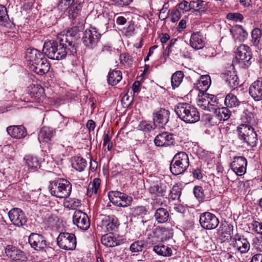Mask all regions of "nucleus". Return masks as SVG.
I'll use <instances>...</instances> for the list:
<instances>
[{
    "mask_svg": "<svg viewBox=\"0 0 262 262\" xmlns=\"http://www.w3.org/2000/svg\"><path fill=\"white\" fill-rule=\"evenodd\" d=\"M210 83V78L208 76H202L201 77V81L199 83L200 84V86H202V84L205 86L204 89L206 90Z\"/></svg>",
    "mask_w": 262,
    "mask_h": 262,
    "instance_id": "nucleus-57",
    "label": "nucleus"
},
{
    "mask_svg": "<svg viewBox=\"0 0 262 262\" xmlns=\"http://www.w3.org/2000/svg\"><path fill=\"white\" fill-rule=\"evenodd\" d=\"M215 247L214 244L211 239L205 241L204 248L206 250L211 251L213 250Z\"/></svg>",
    "mask_w": 262,
    "mask_h": 262,
    "instance_id": "nucleus-64",
    "label": "nucleus"
},
{
    "mask_svg": "<svg viewBox=\"0 0 262 262\" xmlns=\"http://www.w3.org/2000/svg\"><path fill=\"white\" fill-rule=\"evenodd\" d=\"M204 2L201 0L192 1L190 2L191 9H203L205 8L204 7Z\"/></svg>",
    "mask_w": 262,
    "mask_h": 262,
    "instance_id": "nucleus-56",
    "label": "nucleus"
},
{
    "mask_svg": "<svg viewBox=\"0 0 262 262\" xmlns=\"http://www.w3.org/2000/svg\"><path fill=\"white\" fill-rule=\"evenodd\" d=\"M73 222L78 228L83 230L88 229L90 226V222L88 215L80 210H76L74 212Z\"/></svg>",
    "mask_w": 262,
    "mask_h": 262,
    "instance_id": "nucleus-14",
    "label": "nucleus"
},
{
    "mask_svg": "<svg viewBox=\"0 0 262 262\" xmlns=\"http://www.w3.org/2000/svg\"><path fill=\"white\" fill-rule=\"evenodd\" d=\"M181 190L178 185H174L168 194L169 198L173 200H179L181 194Z\"/></svg>",
    "mask_w": 262,
    "mask_h": 262,
    "instance_id": "nucleus-45",
    "label": "nucleus"
},
{
    "mask_svg": "<svg viewBox=\"0 0 262 262\" xmlns=\"http://www.w3.org/2000/svg\"><path fill=\"white\" fill-rule=\"evenodd\" d=\"M189 165L188 156L185 152L176 154L170 165V170L175 176L184 173Z\"/></svg>",
    "mask_w": 262,
    "mask_h": 262,
    "instance_id": "nucleus-5",
    "label": "nucleus"
},
{
    "mask_svg": "<svg viewBox=\"0 0 262 262\" xmlns=\"http://www.w3.org/2000/svg\"><path fill=\"white\" fill-rule=\"evenodd\" d=\"M28 91L32 100L40 102L45 97L44 89L39 84L31 85L28 87Z\"/></svg>",
    "mask_w": 262,
    "mask_h": 262,
    "instance_id": "nucleus-23",
    "label": "nucleus"
},
{
    "mask_svg": "<svg viewBox=\"0 0 262 262\" xmlns=\"http://www.w3.org/2000/svg\"><path fill=\"white\" fill-rule=\"evenodd\" d=\"M154 217L156 221L158 223H166L169 219V213L166 209L159 208L156 210Z\"/></svg>",
    "mask_w": 262,
    "mask_h": 262,
    "instance_id": "nucleus-31",
    "label": "nucleus"
},
{
    "mask_svg": "<svg viewBox=\"0 0 262 262\" xmlns=\"http://www.w3.org/2000/svg\"><path fill=\"white\" fill-rule=\"evenodd\" d=\"M50 68V64L48 60L45 57L36 64H34V66H30V69L40 75H43L49 72Z\"/></svg>",
    "mask_w": 262,
    "mask_h": 262,
    "instance_id": "nucleus-25",
    "label": "nucleus"
},
{
    "mask_svg": "<svg viewBox=\"0 0 262 262\" xmlns=\"http://www.w3.org/2000/svg\"><path fill=\"white\" fill-rule=\"evenodd\" d=\"M208 93L204 91H200L197 99L198 105L203 110H209Z\"/></svg>",
    "mask_w": 262,
    "mask_h": 262,
    "instance_id": "nucleus-34",
    "label": "nucleus"
},
{
    "mask_svg": "<svg viewBox=\"0 0 262 262\" xmlns=\"http://www.w3.org/2000/svg\"><path fill=\"white\" fill-rule=\"evenodd\" d=\"M199 221L201 226L207 230L214 229L219 224V219L214 214L209 212L201 213Z\"/></svg>",
    "mask_w": 262,
    "mask_h": 262,
    "instance_id": "nucleus-11",
    "label": "nucleus"
},
{
    "mask_svg": "<svg viewBox=\"0 0 262 262\" xmlns=\"http://www.w3.org/2000/svg\"><path fill=\"white\" fill-rule=\"evenodd\" d=\"M49 188L52 195L66 199L71 193L72 184L66 179L58 178L50 182Z\"/></svg>",
    "mask_w": 262,
    "mask_h": 262,
    "instance_id": "nucleus-4",
    "label": "nucleus"
},
{
    "mask_svg": "<svg viewBox=\"0 0 262 262\" xmlns=\"http://www.w3.org/2000/svg\"><path fill=\"white\" fill-rule=\"evenodd\" d=\"M24 160L30 171H35L40 167V163L36 157L27 155L25 157Z\"/></svg>",
    "mask_w": 262,
    "mask_h": 262,
    "instance_id": "nucleus-29",
    "label": "nucleus"
},
{
    "mask_svg": "<svg viewBox=\"0 0 262 262\" xmlns=\"http://www.w3.org/2000/svg\"><path fill=\"white\" fill-rule=\"evenodd\" d=\"M57 243L61 249L66 250L75 249L77 243L75 235L68 232L60 233L57 238Z\"/></svg>",
    "mask_w": 262,
    "mask_h": 262,
    "instance_id": "nucleus-9",
    "label": "nucleus"
},
{
    "mask_svg": "<svg viewBox=\"0 0 262 262\" xmlns=\"http://www.w3.org/2000/svg\"><path fill=\"white\" fill-rule=\"evenodd\" d=\"M86 161L80 156H75L72 159V167L78 171H82L87 166Z\"/></svg>",
    "mask_w": 262,
    "mask_h": 262,
    "instance_id": "nucleus-33",
    "label": "nucleus"
},
{
    "mask_svg": "<svg viewBox=\"0 0 262 262\" xmlns=\"http://www.w3.org/2000/svg\"><path fill=\"white\" fill-rule=\"evenodd\" d=\"M247 161L244 157H235L234 158L230 166L232 170L239 176L244 175L246 172Z\"/></svg>",
    "mask_w": 262,
    "mask_h": 262,
    "instance_id": "nucleus-16",
    "label": "nucleus"
},
{
    "mask_svg": "<svg viewBox=\"0 0 262 262\" xmlns=\"http://www.w3.org/2000/svg\"><path fill=\"white\" fill-rule=\"evenodd\" d=\"M82 8V3L79 2L78 1L75 0L73 4H72L69 10V15L70 16L74 18H76L80 11Z\"/></svg>",
    "mask_w": 262,
    "mask_h": 262,
    "instance_id": "nucleus-41",
    "label": "nucleus"
},
{
    "mask_svg": "<svg viewBox=\"0 0 262 262\" xmlns=\"http://www.w3.org/2000/svg\"><path fill=\"white\" fill-rule=\"evenodd\" d=\"M233 231V226L227 223H221L220 227L217 230V234L222 240L225 241L230 239L232 236L231 235Z\"/></svg>",
    "mask_w": 262,
    "mask_h": 262,
    "instance_id": "nucleus-27",
    "label": "nucleus"
},
{
    "mask_svg": "<svg viewBox=\"0 0 262 262\" xmlns=\"http://www.w3.org/2000/svg\"><path fill=\"white\" fill-rule=\"evenodd\" d=\"M79 28L77 27H74L69 29L67 31L66 33L63 32V33L59 34L58 36V38H62V37H64L67 38V40H71L70 42L67 41V43L69 45H71V47H73V48H76L77 49V46L75 42L77 38L79 37Z\"/></svg>",
    "mask_w": 262,
    "mask_h": 262,
    "instance_id": "nucleus-22",
    "label": "nucleus"
},
{
    "mask_svg": "<svg viewBox=\"0 0 262 262\" xmlns=\"http://www.w3.org/2000/svg\"><path fill=\"white\" fill-rule=\"evenodd\" d=\"M179 8L180 10H184L185 11H189L191 9L190 2L189 3L186 1H183L179 4Z\"/></svg>",
    "mask_w": 262,
    "mask_h": 262,
    "instance_id": "nucleus-63",
    "label": "nucleus"
},
{
    "mask_svg": "<svg viewBox=\"0 0 262 262\" xmlns=\"http://www.w3.org/2000/svg\"><path fill=\"white\" fill-rule=\"evenodd\" d=\"M174 110L178 116L186 123H193L200 120V114L196 108L188 103H179Z\"/></svg>",
    "mask_w": 262,
    "mask_h": 262,
    "instance_id": "nucleus-3",
    "label": "nucleus"
},
{
    "mask_svg": "<svg viewBox=\"0 0 262 262\" xmlns=\"http://www.w3.org/2000/svg\"><path fill=\"white\" fill-rule=\"evenodd\" d=\"M71 40L62 37L55 41H49L44 43L42 51L49 58L53 60H61L64 59L68 54L74 55L76 54L77 49L72 47L67 43Z\"/></svg>",
    "mask_w": 262,
    "mask_h": 262,
    "instance_id": "nucleus-1",
    "label": "nucleus"
},
{
    "mask_svg": "<svg viewBox=\"0 0 262 262\" xmlns=\"http://www.w3.org/2000/svg\"><path fill=\"white\" fill-rule=\"evenodd\" d=\"M108 196L110 201L117 206L126 207L130 206L133 202L132 196L118 191H110Z\"/></svg>",
    "mask_w": 262,
    "mask_h": 262,
    "instance_id": "nucleus-7",
    "label": "nucleus"
},
{
    "mask_svg": "<svg viewBox=\"0 0 262 262\" xmlns=\"http://www.w3.org/2000/svg\"><path fill=\"white\" fill-rule=\"evenodd\" d=\"M246 116L248 117H246V123L242 124L237 127L238 138L248 145L254 147L257 141V134L252 127L254 119L252 114H246Z\"/></svg>",
    "mask_w": 262,
    "mask_h": 262,
    "instance_id": "nucleus-2",
    "label": "nucleus"
},
{
    "mask_svg": "<svg viewBox=\"0 0 262 262\" xmlns=\"http://www.w3.org/2000/svg\"><path fill=\"white\" fill-rule=\"evenodd\" d=\"M252 53L250 48L245 45H240L236 50V56L233 60V63L242 62L245 68L248 67L252 63Z\"/></svg>",
    "mask_w": 262,
    "mask_h": 262,
    "instance_id": "nucleus-8",
    "label": "nucleus"
},
{
    "mask_svg": "<svg viewBox=\"0 0 262 262\" xmlns=\"http://www.w3.org/2000/svg\"><path fill=\"white\" fill-rule=\"evenodd\" d=\"M5 253L9 258L13 260L24 261L27 259L25 252L13 245H9L6 247Z\"/></svg>",
    "mask_w": 262,
    "mask_h": 262,
    "instance_id": "nucleus-17",
    "label": "nucleus"
},
{
    "mask_svg": "<svg viewBox=\"0 0 262 262\" xmlns=\"http://www.w3.org/2000/svg\"><path fill=\"white\" fill-rule=\"evenodd\" d=\"M133 212L135 215H145L146 214V209L143 206H138L134 208Z\"/></svg>",
    "mask_w": 262,
    "mask_h": 262,
    "instance_id": "nucleus-58",
    "label": "nucleus"
},
{
    "mask_svg": "<svg viewBox=\"0 0 262 262\" xmlns=\"http://www.w3.org/2000/svg\"><path fill=\"white\" fill-rule=\"evenodd\" d=\"M44 55L39 51L35 49H28L26 52V58L29 67L34 66L44 58Z\"/></svg>",
    "mask_w": 262,
    "mask_h": 262,
    "instance_id": "nucleus-24",
    "label": "nucleus"
},
{
    "mask_svg": "<svg viewBox=\"0 0 262 262\" xmlns=\"http://www.w3.org/2000/svg\"><path fill=\"white\" fill-rule=\"evenodd\" d=\"M119 225L118 219L114 215H104L101 221L102 228L105 231H116Z\"/></svg>",
    "mask_w": 262,
    "mask_h": 262,
    "instance_id": "nucleus-19",
    "label": "nucleus"
},
{
    "mask_svg": "<svg viewBox=\"0 0 262 262\" xmlns=\"http://www.w3.org/2000/svg\"><path fill=\"white\" fill-rule=\"evenodd\" d=\"M156 231L162 236L161 238H168L172 236V233L168 228L164 227H158L156 228Z\"/></svg>",
    "mask_w": 262,
    "mask_h": 262,
    "instance_id": "nucleus-48",
    "label": "nucleus"
},
{
    "mask_svg": "<svg viewBox=\"0 0 262 262\" xmlns=\"http://www.w3.org/2000/svg\"><path fill=\"white\" fill-rule=\"evenodd\" d=\"M193 193L199 201H202L205 199L204 190L201 186H195L193 188Z\"/></svg>",
    "mask_w": 262,
    "mask_h": 262,
    "instance_id": "nucleus-52",
    "label": "nucleus"
},
{
    "mask_svg": "<svg viewBox=\"0 0 262 262\" xmlns=\"http://www.w3.org/2000/svg\"><path fill=\"white\" fill-rule=\"evenodd\" d=\"M63 147L58 145L57 143H49V151L52 156H57L59 152L60 149L62 150Z\"/></svg>",
    "mask_w": 262,
    "mask_h": 262,
    "instance_id": "nucleus-51",
    "label": "nucleus"
},
{
    "mask_svg": "<svg viewBox=\"0 0 262 262\" xmlns=\"http://www.w3.org/2000/svg\"><path fill=\"white\" fill-rule=\"evenodd\" d=\"M215 113L219 118L220 122L228 120L231 115V111L229 110L227 107H223L219 108L217 110L216 109L215 111Z\"/></svg>",
    "mask_w": 262,
    "mask_h": 262,
    "instance_id": "nucleus-42",
    "label": "nucleus"
},
{
    "mask_svg": "<svg viewBox=\"0 0 262 262\" xmlns=\"http://www.w3.org/2000/svg\"><path fill=\"white\" fill-rule=\"evenodd\" d=\"M101 36V34L96 28L91 27L84 32L82 37L83 42L88 48L93 49L97 46Z\"/></svg>",
    "mask_w": 262,
    "mask_h": 262,
    "instance_id": "nucleus-10",
    "label": "nucleus"
},
{
    "mask_svg": "<svg viewBox=\"0 0 262 262\" xmlns=\"http://www.w3.org/2000/svg\"><path fill=\"white\" fill-rule=\"evenodd\" d=\"M253 244L258 251L262 252V236L255 238L254 239Z\"/></svg>",
    "mask_w": 262,
    "mask_h": 262,
    "instance_id": "nucleus-62",
    "label": "nucleus"
},
{
    "mask_svg": "<svg viewBox=\"0 0 262 262\" xmlns=\"http://www.w3.org/2000/svg\"><path fill=\"white\" fill-rule=\"evenodd\" d=\"M226 17L229 20L236 22L242 21L244 19L243 15L239 13H229Z\"/></svg>",
    "mask_w": 262,
    "mask_h": 262,
    "instance_id": "nucleus-55",
    "label": "nucleus"
},
{
    "mask_svg": "<svg viewBox=\"0 0 262 262\" xmlns=\"http://www.w3.org/2000/svg\"><path fill=\"white\" fill-rule=\"evenodd\" d=\"M190 45L195 50L201 49L204 47L205 41L200 32H196L191 34Z\"/></svg>",
    "mask_w": 262,
    "mask_h": 262,
    "instance_id": "nucleus-28",
    "label": "nucleus"
},
{
    "mask_svg": "<svg viewBox=\"0 0 262 262\" xmlns=\"http://www.w3.org/2000/svg\"><path fill=\"white\" fill-rule=\"evenodd\" d=\"M8 215L12 224L17 226H22L27 221V218L24 212L21 209L17 208L10 210Z\"/></svg>",
    "mask_w": 262,
    "mask_h": 262,
    "instance_id": "nucleus-15",
    "label": "nucleus"
},
{
    "mask_svg": "<svg viewBox=\"0 0 262 262\" xmlns=\"http://www.w3.org/2000/svg\"><path fill=\"white\" fill-rule=\"evenodd\" d=\"M252 225L256 232L262 235V222L255 221L253 222Z\"/></svg>",
    "mask_w": 262,
    "mask_h": 262,
    "instance_id": "nucleus-60",
    "label": "nucleus"
},
{
    "mask_svg": "<svg viewBox=\"0 0 262 262\" xmlns=\"http://www.w3.org/2000/svg\"><path fill=\"white\" fill-rule=\"evenodd\" d=\"M230 246L232 247L235 253L241 254H245L250 249V243L247 238L243 235L238 233L232 235L231 237Z\"/></svg>",
    "mask_w": 262,
    "mask_h": 262,
    "instance_id": "nucleus-6",
    "label": "nucleus"
},
{
    "mask_svg": "<svg viewBox=\"0 0 262 262\" xmlns=\"http://www.w3.org/2000/svg\"><path fill=\"white\" fill-rule=\"evenodd\" d=\"M9 20V18L6 8L4 6L0 5V24L4 25Z\"/></svg>",
    "mask_w": 262,
    "mask_h": 262,
    "instance_id": "nucleus-50",
    "label": "nucleus"
},
{
    "mask_svg": "<svg viewBox=\"0 0 262 262\" xmlns=\"http://www.w3.org/2000/svg\"><path fill=\"white\" fill-rule=\"evenodd\" d=\"M169 10L167 8L163 6V8L160 10L159 17L161 20L165 19L168 16Z\"/></svg>",
    "mask_w": 262,
    "mask_h": 262,
    "instance_id": "nucleus-61",
    "label": "nucleus"
},
{
    "mask_svg": "<svg viewBox=\"0 0 262 262\" xmlns=\"http://www.w3.org/2000/svg\"><path fill=\"white\" fill-rule=\"evenodd\" d=\"M153 250L158 255L163 256H169L172 254L171 249L163 244L155 246Z\"/></svg>",
    "mask_w": 262,
    "mask_h": 262,
    "instance_id": "nucleus-40",
    "label": "nucleus"
},
{
    "mask_svg": "<svg viewBox=\"0 0 262 262\" xmlns=\"http://www.w3.org/2000/svg\"><path fill=\"white\" fill-rule=\"evenodd\" d=\"M233 36L235 40L244 41L247 37L248 33L241 26H238L231 30Z\"/></svg>",
    "mask_w": 262,
    "mask_h": 262,
    "instance_id": "nucleus-32",
    "label": "nucleus"
},
{
    "mask_svg": "<svg viewBox=\"0 0 262 262\" xmlns=\"http://www.w3.org/2000/svg\"><path fill=\"white\" fill-rule=\"evenodd\" d=\"M184 77V74L182 71H179L175 72L172 76L171 81V85L173 89L179 86L182 82Z\"/></svg>",
    "mask_w": 262,
    "mask_h": 262,
    "instance_id": "nucleus-44",
    "label": "nucleus"
},
{
    "mask_svg": "<svg viewBox=\"0 0 262 262\" xmlns=\"http://www.w3.org/2000/svg\"><path fill=\"white\" fill-rule=\"evenodd\" d=\"M224 102L226 107L228 108L235 107L241 104V101L236 96L232 93H229L226 95Z\"/></svg>",
    "mask_w": 262,
    "mask_h": 262,
    "instance_id": "nucleus-35",
    "label": "nucleus"
},
{
    "mask_svg": "<svg viewBox=\"0 0 262 262\" xmlns=\"http://www.w3.org/2000/svg\"><path fill=\"white\" fill-rule=\"evenodd\" d=\"M53 135V132L51 128L47 127H43L39 132L38 139L40 143H48L49 141H51Z\"/></svg>",
    "mask_w": 262,
    "mask_h": 262,
    "instance_id": "nucleus-30",
    "label": "nucleus"
},
{
    "mask_svg": "<svg viewBox=\"0 0 262 262\" xmlns=\"http://www.w3.org/2000/svg\"><path fill=\"white\" fill-rule=\"evenodd\" d=\"M101 243L107 247H114L119 244L116 238L109 234H105L102 236Z\"/></svg>",
    "mask_w": 262,
    "mask_h": 262,
    "instance_id": "nucleus-39",
    "label": "nucleus"
},
{
    "mask_svg": "<svg viewBox=\"0 0 262 262\" xmlns=\"http://www.w3.org/2000/svg\"><path fill=\"white\" fill-rule=\"evenodd\" d=\"M154 142L157 146H169L174 144L175 139L173 135L163 132L156 137Z\"/></svg>",
    "mask_w": 262,
    "mask_h": 262,
    "instance_id": "nucleus-18",
    "label": "nucleus"
},
{
    "mask_svg": "<svg viewBox=\"0 0 262 262\" xmlns=\"http://www.w3.org/2000/svg\"><path fill=\"white\" fill-rule=\"evenodd\" d=\"M252 42L254 46H258L262 41V32L258 28H254L251 32Z\"/></svg>",
    "mask_w": 262,
    "mask_h": 262,
    "instance_id": "nucleus-43",
    "label": "nucleus"
},
{
    "mask_svg": "<svg viewBox=\"0 0 262 262\" xmlns=\"http://www.w3.org/2000/svg\"><path fill=\"white\" fill-rule=\"evenodd\" d=\"M67 207L70 209H75L76 207L80 206V200L76 198H69L66 202Z\"/></svg>",
    "mask_w": 262,
    "mask_h": 262,
    "instance_id": "nucleus-53",
    "label": "nucleus"
},
{
    "mask_svg": "<svg viewBox=\"0 0 262 262\" xmlns=\"http://www.w3.org/2000/svg\"><path fill=\"white\" fill-rule=\"evenodd\" d=\"M146 243L143 241H138L133 243L130 246V250L132 252L142 251L145 247Z\"/></svg>",
    "mask_w": 262,
    "mask_h": 262,
    "instance_id": "nucleus-46",
    "label": "nucleus"
},
{
    "mask_svg": "<svg viewBox=\"0 0 262 262\" xmlns=\"http://www.w3.org/2000/svg\"><path fill=\"white\" fill-rule=\"evenodd\" d=\"M75 0H60L58 4V9L62 11H65L73 4Z\"/></svg>",
    "mask_w": 262,
    "mask_h": 262,
    "instance_id": "nucleus-54",
    "label": "nucleus"
},
{
    "mask_svg": "<svg viewBox=\"0 0 262 262\" xmlns=\"http://www.w3.org/2000/svg\"><path fill=\"white\" fill-rule=\"evenodd\" d=\"M122 73L120 71H113L108 74L107 81L109 84L115 85L122 79Z\"/></svg>",
    "mask_w": 262,
    "mask_h": 262,
    "instance_id": "nucleus-37",
    "label": "nucleus"
},
{
    "mask_svg": "<svg viewBox=\"0 0 262 262\" xmlns=\"http://www.w3.org/2000/svg\"><path fill=\"white\" fill-rule=\"evenodd\" d=\"M224 79L231 88H235L239 84L238 77L234 71H227L224 74Z\"/></svg>",
    "mask_w": 262,
    "mask_h": 262,
    "instance_id": "nucleus-36",
    "label": "nucleus"
},
{
    "mask_svg": "<svg viewBox=\"0 0 262 262\" xmlns=\"http://www.w3.org/2000/svg\"><path fill=\"white\" fill-rule=\"evenodd\" d=\"M29 243L36 251H46V249L49 247L45 237L38 233H31L29 236Z\"/></svg>",
    "mask_w": 262,
    "mask_h": 262,
    "instance_id": "nucleus-13",
    "label": "nucleus"
},
{
    "mask_svg": "<svg viewBox=\"0 0 262 262\" xmlns=\"http://www.w3.org/2000/svg\"><path fill=\"white\" fill-rule=\"evenodd\" d=\"M205 121L210 125H217L220 123L219 118L214 113V115L207 114L205 116Z\"/></svg>",
    "mask_w": 262,
    "mask_h": 262,
    "instance_id": "nucleus-49",
    "label": "nucleus"
},
{
    "mask_svg": "<svg viewBox=\"0 0 262 262\" xmlns=\"http://www.w3.org/2000/svg\"><path fill=\"white\" fill-rule=\"evenodd\" d=\"M249 93L255 101L262 100V78H259L249 86Z\"/></svg>",
    "mask_w": 262,
    "mask_h": 262,
    "instance_id": "nucleus-20",
    "label": "nucleus"
},
{
    "mask_svg": "<svg viewBox=\"0 0 262 262\" xmlns=\"http://www.w3.org/2000/svg\"><path fill=\"white\" fill-rule=\"evenodd\" d=\"M148 191L154 200L158 198L166 196L169 191V187L165 182H157L150 185Z\"/></svg>",
    "mask_w": 262,
    "mask_h": 262,
    "instance_id": "nucleus-12",
    "label": "nucleus"
},
{
    "mask_svg": "<svg viewBox=\"0 0 262 262\" xmlns=\"http://www.w3.org/2000/svg\"><path fill=\"white\" fill-rule=\"evenodd\" d=\"M120 62L128 67L131 66L133 63V58L128 53H122L120 55Z\"/></svg>",
    "mask_w": 262,
    "mask_h": 262,
    "instance_id": "nucleus-47",
    "label": "nucleus"
},
{
    "mask_svg": "<svg viewBox=\"0 0 262 262\" xmlns=\"http://www.w3.org/2000/svg\"><path fill=\"white\" fill-rule=\"evenodd\" d=\"M139 127L140 129L146 132H150L153 128L152 125L146 121L141 122Z\"/></svg>",
    "mask_w": 262,
    "mask_h": 262,
    "instance_id": "nucleus-59",
    "label": "nucleus"
},
{
    "mask_svg": "<svg viewBox=\"0 0 262 262\" xmlns=\"http://www.w3.org/2000/svg\"><path fill=\"white\" fill-rule=\"evenodd\" d=\"M169 112L164 108H161L154 114V122L155 126L163 127L169 121Z\"/></svg>",
    "mask_w": 262,
    "mask_h": 262,
    "instance_id": "nucleus-21",
    "label": "nucleus"
},
{
    "mask_svg": "<svg viewBox=\"0 0 262 262\" xmlns=\"http://www.w3.org/2000/svg\"><path fill=\"white\" fill-rule=\"evenodd\" d=\"M8 134L14 138L21 139L27 135V130L23 125H12L7 128Z\"/></svg>",
    "mask_w": 262,
    "mask_h": 262,
    "instance_id": "nucleus-26",
    "label": "nucleus"
},
{
    "mask_svg": "<svg viewBox=\"0 0 262 262\" xmlns=\"http://www.w3.org/2000/svg\"><path fill=\"white\" fill-rule=\"evenodd\" d=\"M101 180L99 178L95 179L88 186L87 195L91 197L93 194H96L100 185Z\"/></svg>",
    "mask_w": 262,
    "mask_h": 262,
    "instance_id": "nucleus-38",
    "label": "nucleus"
}]
</instances>
